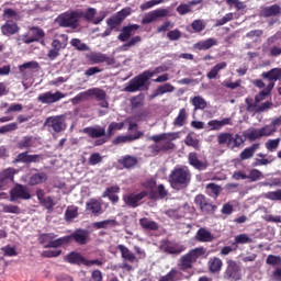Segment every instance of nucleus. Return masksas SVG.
Segmentation results:
<instances>
[{
    "mask_svg": "<svg viewBox=\"0 0 281 281\" xmlns=\"http://www.w3.org/2000/svg\"><path fill=\"white\" fill-rule=\"evenodd\" d=\"M168 182L170 188L176 190V192L188 190V188H190V183H192V173L188 168L176 167L171 170Z\"/></svg>",
    "mask_w": 281,
    "mask_h": 281,
    "instance_id": "nucleus-1",
    "label": "nucleus"
},
{
    "mask_svg": "<svg viewBox=\"0 0 281 281\" xmlns=\"http://www.w3.org/2000/svg\"><path fill=\"white\" fill-rule=\"evenodd\" d=\"M246 139L240 134H233L229 132L220 133L217 135V144L220 146H226L229 150L235 148H241L245 145Z\"/></svg>",
    "mask_w": 281,
    "mask_h": 281,
    "instance_id": "nucleus-2",
    "label": "nucleus"
},
{
    "mask_svg": "<svg viewBox=\"0 0 281 281\" xmlns=\"http://www.w3.org/2000/svg\"><path fill=\"white\" fill-rule=\"evenodd\" d=\"M80 19H82V11H67L57 16L56 23L59 27H71L76 30Z\"/></svg>",
    "mask_w": 281,
    "mask_h": 281,
    "instance_id": "nucleus-3",
    "label": "nucleus"
},
{
    "mask_svg": "<svg viewBox=\"0 0 281 281\" xmlns=\"http://www.w3.org/2000/svg\"><path fill=\"white\" fill-rule=\"evenodd\" d=\"M148 77L146 72H142L140 75L132 78L124 88L126 93H137V91H148L150 89V83H148Z\"/></svg>",
    "mask_w": 281,
    "mask_h": 281,
    "instance_id": "nucleus-4",
    "label": "nucleus"
},
{
    "mask_svg": "<svg viewBox=\"0 0 281 281\" xmlns=\"http://www.w3.org/2000/svg\"><path fill=\"white\" fill-rule=\"evenodd\" d=\"M206 249L201 246L194 249H191L188 254L180 257V269L181 271H188V269H192V265L201 258V256H205Z\"/></svg>",
    "mask_w": 281,
    "mask_h": 281,
    "instance_id": "nucleus-5",
    "label": "nucleus"
},
{
    "mask_svg": "<svg viewBox=\"0 0 281 281\" xmlns=\"http://www.w3.org/2000/svg\"><path fill=\"white\" fill-rule=\"evenodd\" d=\"M222 278L226 281H240L243 280V268L236 260L228 259Z\"/></svg>",
    "mask_w": 281,
    "mask_h": 281,
    "instance_id": "nucleus-6",
    "label": "nucleus"
},
{
    "mask_svg": "<svg viewBox=\"0 0 281 281\" xmlns=\"http://www.w3.org/2000/svg\"><path fill=\"white\" fill-rule=\"evenodd\" d=\"M193 203L202 214L212 215L216 213V210H218V206L212 203V200L203 194L195 195Z\"/></svg>",
    "mask_w": 281,
    "mask_h": 281,
    "instance_id": "nucleus-7",
    "label": "nucleus"
},
{
    "mask_svg": "<svg viewBox=\"0 0 281 281\" xmlns=\"http://www.w3.org/2000/svg\"><path fill=\"white\" fill-rule=\"evenodd\" d=\"M83 133L91 137V139H97L94 142V146H103L109 142V137H106V130L102 126H89L83 128Z\"/></svg>",
    "mask_w": 281,
    "mask_h": 281,
    "instance_id": "nucleus-8",
    "label": "nucleus"
},
{
    "mask_svg": "<svg viewBox=\"0 0 281 281\" xmlns=\"http://www.w3.org/2000/svg\"><path fill=\"white\" fill-rule=\"evenodd\" d=\"M45 31L38 26H32L29 29V32L21 36L22 43L30 45L32 43H44L45 41Z\"/></svg>",
    "mask_w": 281,
    "mask_h": 281,
    "instance_id": "nucleus-9",
    "label": "nucleus"
},
{
    "mask_svg": "<svg viewBox=\"0 0 281 281\" xmlns=\"http://www.w3.org/2000/svg\"><path fill=\"white\" fill-rule=\"evenodd\" d=\"M271 91H273V83L268 85L265 90H261L258 94H256L255 103H254V99L246 98L245 100V103L247 104L246 111L248 113H251L256 108H258V104H260V102H262V100H265V98H267V95L271 93Z\"/></svg>",
    "mask_w": 281,
    "mask_h": 281,
    "instance_id": "nucleus-10",
    "label": "nucleus"
},
{
    "mask_svg": "<svg viewBox=\"0 0 281 281\" xmlns=\"http://www.w3.org/2000/svg\"><path fill=\"white\" fill-rule=\"evenodd\" d=\"M44 126L48 131H53V133H63L67 128L65 116L63 115L48 116L44 122Z\"/></svg>",
    "mask_w": 281,
    "mask_h": 281,
    "instance_id": "nucleus-11",
    "label": "nucleus"
},
{
    "mask_svg": "<svg viewBox=\"0 0 281 281\" xmlns=\"http://www.w3.org/2000/svg\"><path fill=\"white\" fill-rule=\"evenodd\" d=\"M86 58L90 65H102L103 63L109 66L115 65V57L103 53L91 52L90 54L86 55Z\"/></svg>",
    "mask_w": 281,
    "mask_h": 281,
    "instance_id": "nucleus-12",
    "label": "nucleus"
},
{
    "mask_svg": "<svg viewBox=\"0 0 281 281\" xmlns=\"http://www.w3.org/2000/svg\"><path fill=\"white\" fill-rule=\"evenodd\" d=\"M148 196V191L143 190L138 193L132 192L123 195V202L127 207H139L142 205L143 199Z\"/></svg>",
    "mask_w": 281,
    "mask_h": 281,
    "instance_id": "nucleus-13",
    "label": "nucleus"
},
{
    "mask_svg": "<svg viewBox=\"0 0 281 281\" xmlns=\"http://www.w3.org/2000/svg\"><path fill=\"white\" fill-rule=\"evenodd\" d=\"M160 250L164 254H169L170 256H179V254H183L186 251V246L171 241L170 239H164L160 243Z\"/></svg>",
    "mask_w": 281,
    "mask_h": 281,
    "instance_id": "nucleus-14",
    "label": "nucleus"
},
{
    "mask_svg": "<svg viewBox=\"0 0 281 281\" xmlns=\"http://www.w3.org/2000/svg\"><path fill=\"white\" fill-rule=\"evenodd\" d=\"M43 159H45V156L42 154L29 155V151H23L15 157L13 164H41Z\"/></svg>",
    "mask_w": 281,
    "mask_h": 281,
    "instance_id": "nucleus-15",
    "label": "nucleus"
},
{
    "mask_svg": "<svg viewBox=\"0 0 281 281\" xmlns=\"http://www.w3.org/2000/svg\"><path fill=\"white\" fill-rule=\"evenodd\" d=\"M11 201H30L32 194H30V188L23 184H16L10 192Z\"/></svg>",
    "mask_w": 281,
    "mask_h": 281,
    "instance_id": "nucleus-16",
    "label": "nucleus"
},
{
    "mask_svg": "<svg viewBox=\"0 0 281 281\" xmlns=\"http://www.w3.org/2000/svg\"><path fill=\"white\" fill-rule=\"evenodd\" d=\"M65 98V93L60 91H56L55 93L52 91H47L38 94L37 102L42 104H55V102H60Z\"/></svg>",
    "mask_w": 281,
    "mask_h": 281,
    "instance_id": "nucleus-17",
    "label": "nucleus"
},
{
    "mask_svg": "<svg viewBox=\"0 0 281 281\" xmlns=\"http://www.w3.org/2000/svg\"><path fill=\"white\" fill-rule=\"evenodd\" d=\"M98 14V10H95V8H88L86 10V12H82V16L85 21H88L89 23H93V25H100V22L103 19H106V12L101 11L99 13V16L95 18V15Z\"/></svg>",
    "mask_w": 281,
    "mask_h": 281,
    "instance_id": "nucleus-18",
    "label": "nucleus"
},
{
    "mask_svg": "<svg viewBox=\"0 0 281 281\" xmlns=\"http://www.w3.org/2000/svg\"><path fill=\"white\" fill-rule=\"evenodd\" d=\"M90 232L88 229L83 228H77L72 234L67 235L68 243H71V240H75L77 245H87L89 243V236Z\"/></svg>",
    "mask_w": 281,
    "mask_h": 281,
    "instance_id": "nucleus-19",
    "label": "nucleus"
},
{
    "mask_svg": "<svg viewBox=\"0 0 281 281\" xmlns=\"http://www.w3.org/2000/svg\"><path fill=\"white\" fill-rule=\"evenodd\" d=\"M14 175H16V169L12 167L3 169L0 172V190H5V188H8V183H12V181H14Z\"/></svg>",
    "mask_w": 281,
    "mask_h": 281,
    "instance_id": "nucleus-20",
    "label": "nucleus"
},
{
    "mask_svg": "<svg viewBox=\"0 0 281 281\" xmlns=\"http://www.w3.org/2000/svg\"><path fill=\"white\" fill-rule=\"evenodd\" d=\"M120 187L112 186L105 189V191L102 193L103 199H109L113 205L115 203H120Z\"/></svg>",
    "mask_w": 281,
    "mask_h": 281,
    "instance_id": "nucleus-21",
    "label": "nucleus"
},
{
    "mask_svg": "<svg viewBox=\"0 0 281 281\" xmlns=\"http://www.w3.org/2000/svg\"><path fill=\"white\" fill-rule=\"evenodd\" d=\"M1 34L3 36H14V34H19V24L12 20H8L1 27Z\"/></svg>",
    "mask_w": 281,
    "mask_h": 281,
    "instance_id": "nucleus-22",
    "label": "nucleus"
},
{
    "mask_svg": "<svg viewBox=\"0 0 281 281\" xmlns=\"http://www.w3.org/2000/svg\"><path fill=\"white\" fill-rule=\"evenodd\" d=\"M260 150V143H254L249 147H246L239 154V161H247L248 159H254L256 151Z\"/></svg>",
    "mask_w": 281,
    "mask_h": 281,
    "instance_id": "nucleus-23",
    "label": "nucleus"
},
{
    "mask_svg": "<svg viewBox=\"0 0 281 281\" xmlns=\"http://www.w3.org/2000/svg\"><path fill=\"white\" fill-rule=\"evenodd\" d=\"M261 77L269 80L268 85H272L273 88L276 87V82L281 78V68H272L269 71L262 72Z\"/></svg>",
    "mask_w": 281,
    "mask_h": 281,
    "instance_id": "nucleus-24",
    "label": "nucleus"
},
{
    "mask_svg": "<svg viewBox=\"0 0 281 281\" xmlns=\"http://www.w3.org/2000/svg\"><path fill=\"white\" fill-rule=\"evenodd\" d=\"M139 29L138 24H130L127 26H123L120 35L117 38L121 41V43H126L131 36H133V32H136V30Z\"/></svg>",
    "mask_w": 281,
    "mask_h": 281,
    "instance_id": "nucleus-25",
    "label": "nucleus"
},
{
    "mask_svg": "<svg viewBox=\"0 0 281 281\" xmlns=\"http://www.w3.org/2000/svg\"><path fill=\"white\" fill-rule=\"evenodd\" d=\"M194 238L198 243H212L214 240V235L207 231V228L201 227L198 229Z\"/></svg>",
    "mask_w": 281,
    "mask_h": 281,
    "instance_id": "nucleus-26",
    "label": "nucleus"
},
{
    "mask_svg": "<svg viewBox=\"0 0 281 281\" xmlns=\"http://www.w3.org/2000/svg\"><path fill=\"white\" fill-rule=\"evenodd\" d=\"M172 91H175V86H172V83H164L154 90L149 95V99L155 100V98H159V95H164L165 93H172Z\"/></svg>",
    "mask_w": 281,
    "mask_h": 281,
    "instance_id": "nucleus-27",
    "label": "nucleus"
},
{
    "mask_svg": "<svg viewBox=\"0 0 281 281\" xmlns=\"http://www.w3.org/2000/svg\"><path fill=\"white\" fill-rule=\"evenodd\" d=\"M138 223L145 232H157L159 229V224L148 217L139 218Z\"/></svg>",
    "mask_w": 281,
    "mask_h": 281,
    "instance_id": "nucleus-28",
    "label": "nucleus"
},
{
    "mask_svg": "<svg viewBox=\"0 0 281 281\" xmlns=\"http://www.w3.org/2000/svg\"><path fill=\"white\" fill-rule=\"evenodd\" d=\"M126 19V14H124V10L119 12L117 15L112 16L106 20L108 26L111 30H117L120 25H122V22Z\"/></svg>",
    "mask_w": 281,
    "mask_h": 281,
    "instance_id": "nucleus-29",
    "label": "nucleus"
},
{
    "mask_svg": "<svg viewBox=\"0 0 281 281\" xmlns=\"http://www.w3.org/2000/svg\"><path fill=\"white\" fill-rule=\"evenodd\" d=\"M210 273H221L223 269V260L218 257H211L207 261Z\"/></svg>",
    "mask_w": 281,
    "mask_h": 281,
    "instance_id": "nucleus-30",
    "label": "nucleus"
},
{
    "mask_svg": "<svg viewBox=\"0 0 281 281\" xmlns=\"http://www.w3.org/2000/svg\"><path fill=\"white\" fill-rule=\"evenodd\" d=\"M188 159H189L190 166L195 168V170H206L207 169V164L201 161L199 159V155L196 153H190Z\"/></svg>",
    "mask_w": 281,
    "mask_h": 281,
    "instance_id": "nucleus-31",
    "label": "nucleus"
},
{
    "mask_svg": "<svg viewBox=\"0 0 281 281\" xmlns=\"http://www.w3.org/2000/svg\"><path fill=\"white\" fill-rule=\"evenodd\" d=\"M227 68V61H221L216 64L211 70L206 74V78L209 80H216L218 78V74L223 71V69Z\"/></svg>",
    "mask_w": 281,
    "mask_h": 281,
    "instance_id": "nucleus-32",
    "label": "nucleus"
},
{
    "mask_svg": "<svg viewBox=\"0 0 281 281\" xmlns=\"http://www.w3.org/2000/svg\"><path fill=\"white\" fill-rule=\"evenodd\" d=\"M229 124H232V119H229V117H225L222 121L211 120L207 122V126H209L210 131H221V128H223V126H227Z\"/></svg>",
    "mask_w": 281,
    "mask_h": 281,
    "instance_id": "nucleus-33",
    "label": "nucleus"
},
{
    "mask_svg": "<svg viewBox=\"0 0 281 281\" xmlns=\"http://www.w3.org/2000/svg\"><path fill=\"white\" fill-rule=\"evenodd\" d=\"M86 210L94 214V216H98V214H102V203L95 199H91L86 203Z\"/></svg>",
    "mask_w": 281,
    "mask_h": 281,
    "instance_id": "nucleus-34",
    "label": "nucleus"
},
{
    "mask_svg": "<svg viewBox=\"0 0 281 281\" xmlns=\"http://www.w3.org/2000/svg\"><path fill=\"white\" fill-rule=\"evenodd\" d=\"M148 194L149 199L157 201V199H166V196H168V190H166L164 184H159L157 190H150Z\"/></svg>",
    "mask_w": 281,
    "mask_h": 281,
    "instance_id": "nucleus-35",
    "label": "nucleus"
},
{
    "mask_svg": "<svg viewBox=\"0 0 281 281\" xmlns=\"http://www.w3.org/2000/svg\"><path fill=\"white\" fill-rule=\"evenodd\" d=\"M69 265H86L87 259L80 255V252L72 251L66 256Z\"/></svg>",
    "mask_w": 281,
    "mask_h": 281,
    "instance_id": "nucleus-36",
    "label": "nucleus"
},
{
    "mask_svg": "<svg viewBox=\"0 0 281 281\" xmlns=\"http://www.w3.org/2000/svg\"><path fill=\"white\" fill-rule=\"evenodd\" d=\"M281 13V8L280 4H272L270 7H265L261 10V14L262 16H265L266 19H269L271 16H278V14Z\"/></svg>",
    "mask_w": 281,
    "mask_h": 281,
    "instance_id": "nucleus-37",
    "label": "nucleus"
},
{
    "mask_svg": "<svg viewBox=\"0 0 281 281\" xmlns=\"http://www.w3.org/2000/svg\"><path fill=\"white\" fill-rule=\"evenodd\" d=\"M69 244V237L64 236L57 239H50L49 244L44 246L45 249H58V247H63V245Z\"/></svg>",
    "mask_w": 281,
    "mask_h": 281,
    "instance_id": "nucleus-38",
    "label": "nucleus"
},
{
    "mask_svg": "<svg viewBox=\"0 0 281 281\" xmlns=\"http://www.w3.org/2000/svg\"><path fill=\"white\" fill-rule=\"evenodd\" d=\"M116 248L119 249L123 260H127L128 262H135V260H137L135 254H133L126 246L119 245Z\"/></svg>",
    "mask_w": 281,
    "mask_h": 281,
    "instance_id": "nucleus-39",
    "label": "nucleus"
},
{
    "mask_svg": "<svg viewBox=\"0 0 281 281\" xmlns=\"http://www.w3.org/2000/svg\"><path fill=\"white\" fill-rule=\"evenodd\" d=\"M192 106H194L193 111H205L207 106V101L203 99L201 95H195L190 100Z\"/></svg>",
    "mask_w": 281,
    "mask_h": 281,
    "instance_id": "nucleus-40",
    "label": "nucleus"
},
{
    "mask_svg": "<svg viewBox=\"0 0 281 281\" xmlns=\"http://www.w3.org/2000/svg\"><path fill=\"white\" fill-rule=\"evenodd\" d=\"M216 44H217V42L215 38H207L205 41L195 43L194 48L199 49L200 52H203L206 49H212V47H214V45H216Z\"/></svg>",
    "mask_w": 281,
    "mask_h": 281,
    "instance_id": "nucleus-41",
    "label": "nucleus"
},
{
    "mask_svg": "<svg viewBox=\"0 0 281 281\" xmlns=\"http://www.w3.org/2000/svg\"><path fill=\"white\" fill-rule=\"evenodd\" d=\"M181 272L172 268L167 274L159 278L158 281H180Z\"/></svg>",
    "mask_w": 281,
    "mask_h": 281,
    "instance_id": "nucleus-42",
    "label": "nucleus"
},
{
    "mask_svg": "<svg viewBox=\"0 0 281 281\" xmlns=\"http://www.w3.org/2000/svg\"><path fill=\"white\" fill-rule=\"evenodd\" d=\"M117 220H104L93 223L95 229H108V227H117Z\"/></svg>",
    "mask_w": 281,
    "mask_h": 281,
    "instance_id": "nucleus-43",
    "label": "nucleus"
},
{
    "mask_svg": "<svg viewBox=\"0 0 281 281\" xmlns=\"http://www.w3.org/2000/svg\"><path fill=\"white\" fill-rule=\"evenodd\" d=\"M206 190H209L207 194H209V196H211V199H218L223 189L221 188V186H218L214 182H211V183L206 184Z\"/></svg>",
    "mask_w": 281,
    "mask_h": 281,
    "instance_id": "nucleus-44",
    "label": "nucleus"
},
{
    "mask_svg": "<svg viewBox=\"0 0 281 281\" xmlns=\"http://www.w3.org/2000/svg\"><path fill=\"white\" fill-rule=\"evenodd\" d=\"M186 120H188V111L186 108L180 109L178 116L173 121V126H184L186 125Z\"/></svg>",
    "mask_w": 281,
    "mask_h": 281,
    "instance_id": "nucleus-45",
    "label": "nucleus"
},
{
    "mask_svg": "<svg viewBox=\"0 0 281 281\" xmlns=\"http://www.w3.org/2000/svg\"><path fill=\"white\" fill-rule=\"evenodd\" d=\"M44 181H47V173L40 172L34 173L30 177L29 183L30 186H38L40 183H44Z\"/></svg>",
    "mask_w": 281,
    "mask_h": 281,
    "instance_id": "nucleus-46",
    "label": "nucleus"
},
{
    "mask_svg": "<svg viewBox=\"0 0 281 281\" xmlns=\"http://www.w3.org/2000/svg\"><path fill=\"white\" fill-rule=\"evenodd\" d=\"M186 146H190L191 148H194V150H201V144L198 138H194L192 134H188L184 138Z\"/></svg>",
    "mask_w": 281,
    "mask_h": 281,
    "instance_id": "nucleus-47",
    "label": "nucleus"
},
{
    "mask_svg": "<svg viewBox=\"0 0 281 281\" xmlns=\"http://www.w3.org/2000/svg\"><path fill=\"white\" fill-rule=\"evenodd\" d=\"M137 162V158L134 156H125L120 160L121 166L125 167L126 169L135 168Z\"/></svg>",
    "mask_w": 281,
    "mask_h": 281,
    "instance_id": "nucleus-48",
    "label": "nucleus"
},
{
    "mask_svg": "<svg viewBox=\"0 0 281 281\" xmlns=\"http://www.w3.org/2000/svg\"><path fill=\"white\" fill-rule=\"evenodd\" d=\"M122 128H124V122H112L110 123L109 127H108V132H106V137L108 139H111V137H113V134L115 133V131H122Z\"/></svg>",
    "mask_w": 281,
    "mask_h": 281,
    "instance_id": "nucleus-49",
    "label": "nucleus"
},
{
    "mask_svg": "<svg viewBox=\"0 0 281 281\" xmlns=\"http://www.w3.org/2000/svg\"><path fill=\"white\" fill-rule=\"evenodd\" d=\"M88 98H91V95H94L97 100H106V92L100 88H92L87 90Z\"/></svg>",
    "mask_w": 281,
    "mask_h": 281,
    "instance_id": "nucleus-50",
    "label": "nucleus"
},
{
    "mask_svg": "<svg viewBox=\"0 0 281 281\" xmlns=\"http://www.w3.org/2000/svg\"><path fill=\"white\" fill-rule=\"evenodd\" d=\"M251 243H254V239H251L247 234L236 235L234 239V245H249Z\"/></svg>",
    "mask_w": 281,
    "mask_h": 281,
    "instance_id": "nucleus-51",
    "label": "nucleus"
},
{
    "mask_svg": "<svg viewBox=\"0 0 281 281\" xmlns=\"http://www.w3.org/2000/svg\"><path fill=\"white\" fill-rule=\"evenodd\" d=\"M70 45L71 47H75V49H77L78 52H89V46L82 43L80 38H72L70 41Z\"/></svg>",
    "mask_w": 281,
    "mask_h": 281,
    "instance_id": "nucleus-52",
    "label": "nucleus"
},
{
    "mask_svg": "<svg viewBox=\"0 0 281 281\" xmlns=\"http://www.w3.org/2000/svg\"><path fill=\"white\" fill-rule=\"evenodd\" d=\"M34 146V137L32 136H24L23 139H21L18 143V148L23 150V148H32Z\"/></svg>",
    "mask_w": 281,
    "mask_h": 281,
    "instance_id": "nucleus-53",
    "label": "nucleus"
},
{
    "mask_svg": "<svg viewBox=\"0 0 281 281\" xmlns=\"http://www.w3.org/2000/svg\"><path fill=\"white\" fill-rule=\"evenodd\" d=\"M245 139H248V142H256V139H260V132L258 128H252L248 132H244Z\"/></svg>",
    "mask_w": 281,
    "mask_h": 281,
    "instance_id": "nucleus-54",
    "label": "nucleus"
},
{
    "mask_svg": "<svg viewBox=\"0 0 281 281\" xmlns=\"http://www.w3.org/2000/svg\"><path fill=\"white\" fill-rule=\"evenodd\" d=\"M132 109H142L144 106V93L135 95L131 99Z\"/></svg>",
    "mask_w": 281,
    "mask_h": 281,
    "instance_id": "nucleus-55",
    "label": "nucleus"
},
{
    "mask_svg": "<svg viewBox=\"0 0 281 281\" xmlns=\"http://www.w3.org/2000/svg\"><path fill=\"white\" fill-rule=\"evenodd\" d=\"M167 70H168V67H166V66H158L154 70H145L143 72H145V75L148 78V80H150V78H153V76H157V74H164V71H167Z\"/></svg>",
    "mask_w": 281,
    "mask_h": 281,
    "instance_id": "nucleus-56",
    "label": "nucleus"
},
{
    "mask_svg": "<svg viewBox=\"0 0 281 281\" xmlns=\"http://www.w3.org/2000/svg\"><path fill=\"white\" fill-rule=\"evenodd\" d=\"M2 212H4V214H20L21 207L14 204H4L2 205Z\"/></svg>",
    "mask_w": 281,
    "mask_h": 281,
    "instance_id": "nucleus-57",
    "label": "nucleus"
},
{
    "mask_svg": "<svg viewBox=\"0 0 281 281\" xmlns=\"http://www.w3.org/2000/svg\"><path fill=\"white\" fill-rule=\"evenodd\" d=\"M38 61H27L19 66L20 74H24L25 69H38Z\"/></svg>",
    "mask_w": 281,
    "mask_h": 281,
    "instance_id": "nucleus-58",
    "label": "nucleus"
},
{
    "mask_svg": "<svg viewBox=\"0 0 281 281\" xmlns=\"http://www.w3.org/2000/svg\"><path fill=\"white\" fill-rule=\"evenodd\" d=\"M74 218H78V207H76V206L68 207L65 211V220L66 221H74Z\"/></svg>",
    "mask_w": 281,
    "mask_h": 281,
    "instance_id": "nucleus-59",
    "label": "nucleus"
},
{
    "mask_svg": "<svg viewBox=\"0 0 281 281\" xmlns=\"http://www.w3.org/2000/svg\"><path fill=\"white\" fill-rule=\"evenodd\" d=\"M19 128L18 123H9L7 125L0 126V135H5V133H12L13 131H16Z\"/></svg>",
    "mask_w": 281,
    "mask_h": 281,
    "instance_id": "nucleus-60",
    "label": "nucleus"
},
{
    "mask_svg": "<svg viewBox=\"0 0 281 281\" xmlns=\"http://www.w3.org/2000/svg\"><path fill=\"white\" fill-rule=\"evenodd\" d=\"M88 164L89 166H98V164H102V155H100V153L91 154Z\"/></svg>",
    "mask_w": 281,
    "mask_h": 281,
    "instance_id": "nucleus-61",
    "label": "nucleus"
},
{
    "mask_svg": "<svg viewBox=\"0 0 281 281\" xmlns=\"http://www.w3.org/2000/svg\"><path fill=\"white\" fill-rule=\"evenodd\" d=\"M278 146H280V138L269 139L266 143V148H267V150H269V153H273V151L278 150Z\"/></svg>",
    "mask_w": 281,
    "mask_h": 281,
    "instance_id": "nucleus-62",
    "label": "nucleus"
},
{
    "mask_svg": "<svg viewBox=\"0 0 281 281\" xmlns=\"http://www.w3.org/2000/svg\"><path fill=\"white\" fill-rule=\"evenodd\" d=\"M265 199H269V201H281V189L277 191H269L265 194Z\"/></svg>",
    "mask_w": 281,
    "mask_h": 281,
    "instance_id": "nucleus-63",
    "label": "nucleus"
},
{
    "mask_svg": "<svg viewBox=\"0 0 281 281\" xmlns=\"http://www.w3.org/2000/svg\"><path fill=\"white\" fill-rule=\"evenodd\" d=\"M266 265H271L272 267L281 265V257L276 255H269L266 259Z\"/></svg>",
    "mask_w": 281,
    "mask_h": 281,
    "instance_id": "nucleus-64",
    "label": "nucleus"
}]
</instances>
